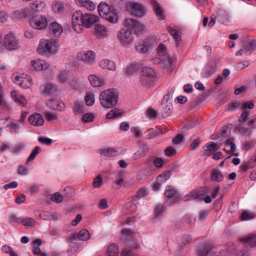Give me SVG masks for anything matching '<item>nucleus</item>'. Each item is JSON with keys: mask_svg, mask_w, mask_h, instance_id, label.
<instances>
[{"mask_svg": "<svg viewBox=\"0 0 256 256\" xmlns=\"http://www.w3.org/2000/svg\"><path fill=\"white\" fill-rule=\"evenodd\" d=\"M60 46V42L56 39L42 38L40 40L36 51L42 56L50 58L58 53Z\"/></svg>", "mask_w": 256, "mask_h": 256, "instance_id": "1", "label": "nucleus"}, {"mask_svg": "<svg viewBox=\"0 0 256 256\" xmlns=\"http://www.w3.org/2000/svg\"><path fill=\"white\" fill-rule=\"evenodd\" d=\"M118 96V94L114 88H108L104 90L100 94V104L104 108H112L116 104Z\"/></svg>", "mask_w": 256, "mask_h": 256, "instance_id": "2", "label": "nucleus"}, {"mask_svg": "<svg viewBox=\"0 0 256 256\" xmlns=\"http://www.w3.org/2000/svg\"><path fill=\"white\" fill-rule=\"evenodd\" d=\"M98 10L100 16L109 22L116 24L118 22V16L114 6L101 2L98 6Z\"/></svg>", "mask_w": 256, "mask_h": 256, "instance_id": "3", "label": "nucleus"}, {"mask_svg": "<svg viewBox=\"0 0 256 256\" xmlns=\"http://www.w3.org/2000/svg\"><path fill=\"white\" fill-rule=\"evenodd\" d=\"M157 78V74L154 68L148 66H144L142 68L140 78V82L142 84L147 87H152Z\"/></svg>", "mask_w": 256, "mask_h": 256, "instance_id": "4", "label": "nucleus"}, {"mask_svg": "<svg viewBox=\"0 0 256 256\" xmlns=\"http://www.w3.org/2000/svg\"><path fill=\"white\" fill-rule=\"evenodd\" d=\"M48 22L46 16L40 14L33 15L29 19V24L31 28L36 30H46Z\"/></svg>", "mask_w": 256, "mask_h": 256, "instance_id": "5", "label": "nucleus"}, {"mask_svg": "<svg viewBox=\"0 0 256 256\" xmlns=\"http://www.w3.org/2000/svg\"><path fill=\"white\" fill-rule=\"evenodd\" d=\"M4 44L6 49L14 50L20 48L19 40L14 33L10 32L4 36Z\"/></svg>", "mask_w": 256, "mask_h": 256, "instance_id": "6", "label": "nucleus"}, {"mask_svg": "<svg viewBox=\"0 0 256 256\" xmlns=\"http://www.w3.org/2000/svg\"><path fill=\"white\" fill-rule=\"evenodd\" d=\"M116 38L121 44L129 46L134 41V36L131 31L121 28L117 32Z\"/></svg>", "mask_w": 256, "mask_h": 256, "instance_id": "7", "label": "nucleus"}, {"mask_svg": "<svg viewBox=\"0 0 256 256\" xmlns=\"http://www.w3.org/2000/svg\"><path fill=\"white\" fill-rule=\"evenodd\" d=\"M126 7L133 15L140 18L145 16L147 12L146 6L138 2H130Z\"/></svg>", "mask_w": 256, "mask_h": 256, "instance_id": "8", "label": "nucleus"}, {"mask_svg": "<svg viewBox=\"0 0 256 256\" xmlns=\"http://www.w3.org/2000/svg\"><path fill=\"white\" fill-rule=\"evenodd\" d=\"M84 13L80 10L74 11L72 16V28L77 33H81L83 31Z\"/></svg>", "mask_w": 256, "mask_h": 256, "instance_id": "9", "label": "nucleus"}, {"mask_svg": "<svg viewBox=\"0 0 256 256\" xmlns=\"http://www.w3.org/2000/svg\"><path fill=\"white\" fill-rule=\"evenodd\" d=\"M78 60L84 62L86 65H92L96 61V53L91 50L78 52L76 56Z\"/></svg>", "mask_w": 256, "mask_h": 256, "instance_id": "10", "label": "nucleus"}, {"mask_svg": "<svg viewBox=\"0 0 256 256\" xmlns=\"http://www.w3.org/2000/svg\"><path fill=\"white\" fill-rule=\"evenodd\" d=\"M227 250H222L216 252L214 248L209 245L204 246L198 252L199 256H226Z\"/></svg>", "mask_w": 256, "mask_h": 256, "instance_id": "11", "label": "nucleus"}, {"mask_svg": "<svg viewBox=\"0 0 256 256\" xmlns=\"http://www.w3.org/2000/svg\"><path fill=\"white\" fill-rule=\"evenodd\" d=\"M157 53L158 58L162 62H164L168 68L172 65V60L170 58L166 52V48L164 44H160L157 49Z\"/></svg>", "mask_w": 256, "mask_h": 256, "instance_id": "12", "label": "nucleus"}, {"mask_svg": "<svg viewBox=\"0 0 256 256\" xmlns=\"http://www.w3.org/2000/svg\"><path fill=\"white\" fill-rule=\"evenodd\" d=\"M98 17L94 14L89 13L84 14L82 28H89L98 20Z\"/></svg>", "mask_w": 256, "mask_h": 256, "instance_id": "13", "label": "nucleus"}, {"mask_svg": "<svg viewBox=\"0 0 256 256\" xmlns=\"http://www.w3.org/2000/svg\"><path fill=\"white\" fill-rule=\"evenodd\" d=\"M30 64L33 68L36 71L47 70L50 67V64L48 62L40 58L32 60Z\"/></svg>", "mask_w": 256, "mask_h": 256, "instance_id": "14", "label": "nucleus"}, {"mask_svg": "<svg viewBox=\"0 0 256 256\" xmlns=\"http://www.w3.org/2000/svg\"><path fill=\"white\" fill-rule=\"evenodd\" d=\"M152 46V41L150 38L140 40L136 45V50L139 53L146 52Z\"/></svg>", "mask_w": 256, "mask_h": 256, "instance_id": "15", "label": "nucleus"}, {"mask_svg": "<svg viewBox=\"0 0 256 256\" xmlns=\"http://www.w3.org/2000/svg\"><path fill=\"white\" fill-rule=\"evenodd\" d=\"M95 34L100 38H106L110 36V32L108 28L101 24H96L94 27Z\"/></svg>", "mask_w": 256, "mask_h": 256, "instance_id": "16", "label": "nucleus"}, {"mask_svg": "<svg viewBox=\"0 0 256 256\" xmlns=\"http://www.w3.org/2000/svg\"><path fill=\"white\" fill-rule=\"evenodd\" d=\"M74 4L79 8H82L88 11H93L96 5L91 0H74Z\"/></svg>", "mask_w": 256, "mask_h": 256, "instance_id": "17", "label": "nucleus"}, {"mask_svg": "<svg viewBox=\"0 0 256 256\" xmlns=\"http://www.w3.org/2000/svg\"><path fill=\"white\" fill-rule=\"evenodd\" d=\"M46 106L50 109L60 111L65 108L64 104L60 100L50 98L47 102Z\"/></svg>", "mask_w": 256, "mask_h": 256, "instance_id": "18", "label": "nucleus"}, {"mask_svg": "<svg viewBox=\"0 0 256 256\" xmlns=\"http://www.w3.org/2000/svg\"><path fill=\"white\" fill-rule=\"evenodd\" d=\"M28 120L31 125L35 126H42L44 123L43 117L40 114L37 112L30 116Z\"/></svg>", "mask_w": 256, "mask_h": 256, "instance_id": "19", "label": "nucleus"}, {"mask_svg": "<svg viewBox=\"0 0 256 256\" xmlns=\"http://www.w3.org/2000/svg\"><path fill=\"white\" fill-rule=\"evenodd\" d=\"M50 32L54 37L59 38L63 32V28L60 24L56 22L50 24L49 26Z\"/></svg>", "mask_w": 256, "mask_h": 256, "instance_id": "20", "label": "nucleus"}, {"mask_svg": "<svg viewBox=\"0 0 256 256\" xmlns=\"http://www.w3.org/2000/svg\"><path fill=\"white\" fill-rule=\"evenodd\" d=\"M98 66L102 69L114 71L116 69V63L108 59H102L99 61Z\"/></svg>", "mask_w": 256, "mask_h": 256, "instance_id": "21", "label": "nucleus"}, {"mask_svg": "<svg viewBox=\"0 0 256 256\" xmlns=\"http://www.w3.org/2000/svg\"><path fill=\"white\" fill-rule=\"evenodd\" d=\"M164 194L168 198L170 203L174 202L178 198L177 192L170 186L166 187Z\"/></svg>", "mask_w": 256, "mask_h": 256, "instance_id": "22", "label": "nucleus"}, {"mask_svg": "<svg viewBox=\"0 0 256 256\" xmlns=\"http://www.w3.org/2000/svg\"><path fill=\"white\" fill-rule=\"evenodd\" d=\"M240 241L248 247L256 246V234L246 235L243 236Z\"/></svg>", "mask_w": 256, "mask_h": 256, "instance_id": "23", "label": "nucleus"}, {"mask_svg": "<svg viewBox=\"0 0 256 256\" xmlns=\"http://www.w3.org/2000/svg\"><path fill=\"white\" fill-rule=\"evenodd\" d=\"M88 80L91 86L94 88H98L104 84V80L94 74H90L88 76Z\"/></svg>", "mask_w": 256, "mask_h": 256, "instance_id": "24", "label": "nucleus"}, {"mask_svg": "<svg viewBox=\"0 0 256 256\" xmlns=\"http://www.w3.org/2000/svg\"><path fill=\"white\" fill-rule=\"evenodd\" d=\"M12 98L20 105L24 106L26 104V100L24 96L16 90H13L10 92Z\"/></svg>", "mask_w": 256, "mask_h": 256, "instance_id": "25", "label": "nucleus"}, {"mask_svg": "<svg viewBox=\"0 0 256 256\" xmlns=\"http://www.w3.org/2000/svg\"><path fill=\"white\" fill-rule=\"evenodd\" d=\"M40 94L44 96H48L54 92V87L52 84L46 82L40 88Z\"/></svg>", "mask_w": 256, "mask_h": 256, "instance_id": "26", "label": "nucleus"}, {"mask_svg": "<svg viewBox=\"0 0 256 256\" xmlns=\"http://www.w3.org/2000/svg\"><path fill=\"white\" fill-rule=\"evenodd\" d=\"M106 256H119V249L116 244L112 243L108 246Z\"/></svg>", "mask_w": 256, "mask_h": 256, "instance_id": "27", "label": "nucleus"}, {"mask_svg": "<svg viewBox=\"0 0 256 256\" xmlns=\"http://www.w3.org/2000/svg\"><path fill=\"white\" fill-rule=\"evenodd\" d=\"M73 111L76 114H82L85 112V106L82 102L76 100L74 102Z\"/></svg>", "mask_w": 256, "mask_h": 256, "instance_id": "28", "label": "nucleus"}, {"mask_svg": "<svg viewBox=\"0 0 256 256\" xmlns=\"http://www.w3.org/2000/svg\"><path fill=\"white\" fill-rule=\"evenodd\" d=\"M76 237L80 240L86 241L90 238V235L87 230L82 229L78 232L77 236L74 235L72 236V238L75 239Z\"/></svg>", "mask_w": 256, "mask_h": 256, "instance_id": "29", "label": "nucleus"}, {"mask_svg": "<svg viewBox=\"0 0 256 256\" xmlns=\"http://www.w3.org/2000/svg\"><path fill=\"white\" fill-rule=\"evenodd\" d=\"M46 6V4L40 0H36L30 4L31 9L36 12L42 11Z\"/></svg>", "mask_w": 256, "mask_h": 256, "instance_id": "30", "label": "nucleus"}, {"mask_svg": "<svg viewBox=\"0 0 256 256\" xmlns=\"http://www.w3.org/2000/svg\"><path fill=\"white\" fill-rule=\"evenodd\" d=\"M137 24V20L132 18H126L124 22V26L126 28V30H134L136 25Z\"/></svg>", "mask_w": 256, "mask_h": 256, "instance_id": "31", "label": "nucleus"}, {"mask_svg": "<svg viewBox=\"0 0 256 256\" xmlns=\"http://www.w3.org/2000/svg\"><path fill=\"white\" fill-rule=\"evenodd\" d=\"M219 148V146L216 144L212 142H208L204 147L206 155L210 156L212 153L216 151Z\"/></svg>", "mask_w": 256, "mask_h": 256, "instance_id": "32", "label": "nucleus"}, {"mask_svg": "<svg viewBox=\"0 0 256 256\" xmlns=\"http://www.w3.org/2000/svg\"><path fill=\"white\" fill-rule=\"evenodd\" d=\"M122 116V110L118 108H114L110 110L106 114V117L108 119H115L121 117Z\"/></svg>", "mask_w": 256, "mask_h": 256, "instance_id": "33", "label": "nucleus"}, {"mask_svg": "<svg viewBox=\"0 0 256 256\" xmlns=\"http://www.w3.org/2000/svg\"><path fill=\"white\" fill-rule=\"evenodd\" d=\"M20 86L24 89L30 88L32 85V79L28 76H24Z\"/></svg>", "mask_w": 256, "mask_h": 256, "instance_id": "34", "label": "nucleus"}, {"mask_svg": "<svg viewBox=\"0 0 256 256\" xmlns=\"http://www.w3.org/2000/svg\"><path fill=\"white\" fill-rule=\"evenodd\" d=\"M52 10L54 13L62 14L64 12V7L62 4L56 2L52 4Z\"/></svg>", "mask_w": 256, "mask_h": 256, "instance_id": "35", "label": "nucleus"}, {"mask_svg": "<svg viewBox=\"0 0 256 256\" xmlns=\"http://www.w3.org/2000/svg\"><path fill=\"white\" fill-rule=\"evenodd\" d=\"M69 248L68 250V254L69 256H72L76 252H78L80 248V245L78 243L70 242L68 244Z\"/></svg>", "mask_w": 256, "mask_h": 256, "instance_id": "36", "label": "nucleus"}, {"mask_svg": "<svg viewBox=\"0 0 256 256\" xmlns=\"http://www.w3.org/2000/svg\"><path fill=\"white\" fill-rule=\"evenodd\" d=\"M152 6L154 12L158 18L160 20H164V16L158 4L156 2H152Z\"/></svg>", "mask_w": 256, "mask_h": 256, "instance_id": "37", "label": "nucleus"}, {"mask_svg": "<svg viewBox=\"0 0 256 256\" xmlns=\"http://www.w3.org/2000/svg\"><path fill=\"white\" fill-rule=\"evenodd\" d=\"M224 150L228 152H234L236 150V146L234 143V139L232 138H228L226 142V147Z\"/></svg>", "mask_w": 256, "mask_h": 256, "instance_id": "38", "label": "nucleus"}, {"mask_svg": "<svg viewBox=\"0 0 256 256\" xmlns=\"http://www.w3.org/2000/svg\"><path fill=\"white\" fill-rule=\"evenodd\" d=\"M162 114L164 118L168 116L172 111V102H168L166 104L164 103H162Z\"/></svg>", "mask_w": 256, "mask_h": 256, "instance_id": "39", "label": "nucleus"}, {"mask_svg": "<svg viewBox=\"0 0 256 256\" xmlns=\"http://www.w3.org/2000/svg\"><path fill=\"white\" fill-rule=\"evenodd\" d=\"M172 172L170 170H167L162 174H160L156 180L159 184H162L165 182L170 176Z\"/></svg>", "mask_w": 256, "mask_h": 256, "instance_id": "40", "label": "nucleus"}, {"mask_svg": "<svg viewBox=\"0 0 256 256\" xmlns=\"http://www.w3.org/2000/svg\"><path fill=\"white\" fill-rule=\"evenodd\" d=\"M39 217L44 220H56V216L51 212L48 211H44L40 213Z\"/></svg>", "mask_w": 256, "mask_h": 256, "instance_id": "41", "label": "nucleus"}, {"mask_svg": "<svg viewBox=\"0 0 256 256\" xmlns=\"http://www.w3.org/2000/svg\"><path fill=\"white\" fill-rule=\"evenodd\" d=\"M211 179L215 182H221L224 179V176L220 172L217 170H213L212 172Z\"/></svg>", "mask_w": 256, "mask_h": 256, "instance_id": "42", "label": "nucleus"}, {"mask_svg": "<svg viewBox=\"0 0 256 256\" xmlns=\"http://www.w3.org/2000/svg\"><path fill=\"white\" fill-rule=\"evenodd\" d=\"M100 152V154L105 156L112 157L117 154L116 150L114 148L102 149Z\"/></svg>", "mask_w": 256, "mask_h": 256, "instance_id": "43", "label": "nucleus"}, {"mask_svg": "<svg viewBox=\"0 0 256 256\" xmlns=\"http://www.w3.org/2000/svg\"><path fill=\"white\" fill-rule=\"evenodd\" d=\"M167 30L169 32L170 34L173 37V38L175 40L176 46H178V42L180 40V36L179 32L176 30L172 28V27L168 26L167 28Z\"/></svg>", "mask_w": 256, "mask_h": 256, "instance_id": "44", "label": "nucleus"}, {"mask_svg": "<svg viewBox=\"0 0 256 256\" xmlns=\"http://www.w3.org/2000/svg\"><path fill=\"white\" fill-rule=\"evenodd\" d=\"M2 250L4 252L8 254L10 256H18V252L7 244L2 246Z\"/></svg>", "mask_w": 256, "mask_h": 256, "instance_id": "45", "label": "nucleus"}, {"mask_svg": "<svg viewBox=\"0 0 256 256\" xmlns=\"http://www.w3.org/2000/svg\"><path fill=\"white\" fill-rule=\"evenodd\" d=\"M84 100L87 106H92L95 102L94 95L91 92H88L84 96Z\"/></svg>", "mask_w": 256, "mask_h": 256, "instance_id": "46", "label": "nucleus"}, {"mask_svg": "<svg viewBox=\"0 0 256 256\" xmlns=\"http://www.w3.org/2000/svg\"><path fill=\"white\" fill-rule=\"evenodd\" d=\"M8 128L9 131L12 134H18L20 130L19 124L15 122H11L8 125Z\"/></svg>", "mask_w": 256, "mask_h": 256, "instance_id": "47", "label": "nucleus"}, {"mask_svg": "<svg viewBox=\"0 0 256 256\" xmlns=\"http://www.w3.org/2000/svg\"><path fill=\"white\" fill-rule=\"evenodd\" d=\"M255 48H256V40H254L250 42L247 45L245 46L244 48L246 55L250 54Z\"/></svg>", "mask_w": 256, "mask_h": 256, "instance_id": "48", "label": "nucleus"}, {"mask_svg": "<svg viewBox=\"0 0 256 256\" xmlns=\"http://www.w3.org/2000/svg\"><path fill=\"white\" fill-rule=\"evenodd\" d=\"M34 245L32 246V250L34 254H39L40 253V248L39 246L42 244V241L39 239H36L33 242Z\"/></svg>", "mask_w": 256, "mask_h": 256, "instance_id": "49", "label": "nucleus"}, {"mask_svg": "<svg viewBox=\"0 0 256 256\" xmlns=\"http://www.w3.org/2000/svg\"><path fill=\"white\" fill-rule=\"evenodd\" d=\"M41 148L39 146H36L32 150L30 154L27 159L26 162L28 163L30 161L32 160L36 157V155L40 152Z\"/></svg>", "mask_w": 256, "mask_h": 256, "instance_id": "50", "label": "nucleus"}, {"mask_svg": "<svg viewBox=\"0 0 256 256\" xmlns=\"http://www.w3.org/2000/svg\"><path fill=\"white\" fill-rule=\"evenodd\" d=\"M139 68V66L137 64H131L126 70V74L128 76H130L135 72Z\"/></svg>", "mask_w": 256, "mask_h": 256, "instance_id": "51", "label": "nucleus"}, {"mask_svg": "<svg viewBox=\"0 0 256 256\" xmlns=\"http://www.w3.org/2000/svg\"><path fill=\"white\" fill-rule=\"evenodd\" d=\"M94 116L92 113H86L82 118V122L83 123L90 122L94 121Z\"/></svg>", "mask_w": 256, "mask_h": 256, "instance_id": "52", "label": "nucleus"}, {"mask_svg": "<svg viewBox=\"0 0 256 256\" xmlns=\"http://www.w3.org/2000/svg\"><path fill=\"white\" fill-rule=\"evenodd\" d=\"M134 198H133L132 200L127 202L125 204L126 208L130 212H134L137 209L136 204L134 202Z\"/></svg>", "mask_w": 256, "mask_h": 256, "instance_id": "53", "label": "nucleus"}, {"mask_svg": "<svg viewBox=\"0 0 256 256\" xmlns=\"http://www.w3.org/2000/svg\"><path fill=\"white\" fill-rule=\"evenodd\" d=\"M51 200L56 203L61 202L64 200V196L60 192H56L51 196Z\"/></svg>", "mask_w": 256, "mask_h": 256, "instance_id": "54", "label": "nucleus"}, {"mask_svg": "<svg viewBox=\"0 0 256 256\" xmlns=\"http://www.w3.org/2000/svg\"><path fill=\"white\" fill-rule=\"evenodd\" d=\"M10 16L6 11H0V22L1 23H6L10 20Z\"/></svg>", "mask_w": 256, "mask_h": 256, "instance_id": "55", "label": "nucleus"}, {"mask_svg": "<svg viewBox=\"0 0 256 256\" xmlns=\"http://www.w3.org/2000/svg\"><path fill=\"white\" fill-rule=\"evenodd\" d=\"M254 218V215L248 212H244L240 216L242 220H249Z\"/></svg>", "mask_w": 256, "mask_h": 256, "instance_id": "56", "label": "nucleus"}, {"mask_svg": "<svg viewBox=\"0 0 256 256\" xmlns=\"http://www.w3.org/2000/svg\"><path fill=\"white\" fill-rule=\"evenodd\" d=\"M192 240V236L190 234H184L178 240L179 244H182L184 245L188 244Z\"/></svg>", "mask_w": 256, "mask_h": 256, "instance_id": "57", "label": "nucleus"}, {"mask_svg": "<svg viewBox=\"0 0 256 256\" xmlns=\"http://www.w3.org/2000/svg\"><path fill=\"white\" fill-rule=\"evenodd\" d=\"M134 234L136 232L130 229L124 228L122 230V234L124 238H128Z\"/></svg>", "mask_w": 256, "mask_h": 256, "instance_id": "58", "label": "nucleus"}, {"mask_svg": "<svg viewBox=\"0 0 256 256\" xmlns=\"http://www.w3.org/2000/svg\"><path fill=\"white\" fill-rule=\"evenodd\" d=\"M35 223L34 220L30 218H22L21 224L24 226H32Z\"/></svg>", "mask_w": 256, "mask_h": 256, "instance_id": "59", "label": "nucleus"}, {"mask_svg": "<svg viewBox=\"0 0 256 256\" xmlns=\"http://www.w3.org/2000/svg\"><path fill=\"white\" fill-rule=\"evenodd\" d=\"M134 136L137 138H140L142 136V131L138 126H132L130 128Z\"/></svg>", "mask_w": 256, "mask_h": 256, "instance_id": "60", "label": "nucleus"}, {"mask_svg": "<svg viewBox=\"0 0 256 256\" xmlns=\"http://www.w3.org/2000/svg\"><path fill=\"white\" fill-rule=\"evenodd\" d=\"M208 210H200L198 212V218L200 221H203L205 220L208 215Z\"/></svg>", "mask_w": 256, "mask_h": 256, "instance_id": "61", "label": "nucleus"}, {"mask_svg": "<svg viewBox=\"0 0 256 256\" xmlns=\"http://www.w3.org/2000/svg\"><path fill=\"white\" fill-rule=\"evenodd\" d=\"M248 65L249 62L248 61H244L242 62H240L236 64L234 68L236 70H240L246 68Z\"/></svg>", "mask_w": 256, "mask_h": 256, "instance_id": "62", "label": "nucleus"}, {"mask_svg": "<svg viewBox=\"0 0 256 256\" xmlns=\"http://www.w3.org/2000/svg\"><path fill=\"white\" fill-rule=\"evenodd\" d=\"M22 218L16 217V216L12 214L10 216L9 222L12 225H14L15 223L21 224Z\"/></svg>", "mask_w": 256, "mask_h": 256, "instance_id": "63", "label": "nucleus"}, {"mask_svg": "<svg viewBox=\"0 0 256 256\" xmlns=\"http://www.w3.org/2000/svg\"><path fill=\"white\" fill-rule=\"evenodd\" d=\"M154 218H156L160 216L164 212V206L162 205H158L154 210Z\"/></svg>", "mask_w": 256, "mask_h": 256, "instance_id": "64", "label": "nucleus"}]
</instances>
